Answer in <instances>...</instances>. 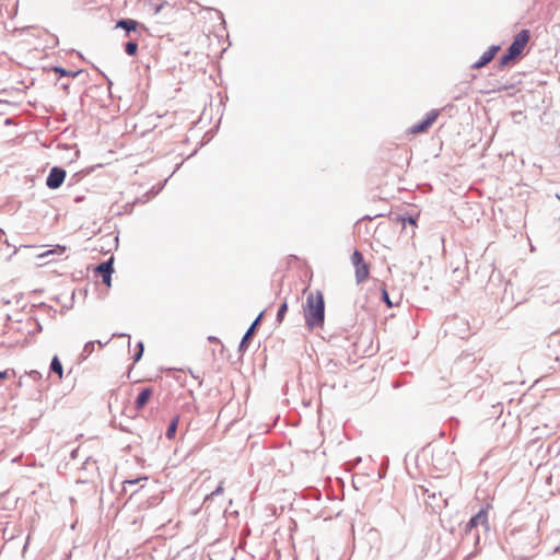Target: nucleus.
<instances>
[{
    "instance_id": "1",
    "label": "nucleus",
    "mask_w": 560,
    "mask_h": 560,
    "mask_svg": "<svg viewBox=\"0 0 560 560\" xmlns=\"http://www.w3.org/2000/svg\"><path fill=\"white\" fill-rule=\"evenodd\" d=\"M305 323L310 329L322 327L325 318V302L320 291L310 293L304 308Z\"/></svg>"
},
{
    "instance_id": "2",
    "label": "nucleus",
    "mask_w": 560,
    "mask_h": 560,
    "mask_svg": "<svg viewBox=\"0 0 560 560\" xmlns=\"http://www.w3.org/2000/svg\"><path fill=\"white\" fill-rule=\"evenodd\" d=\"M529 39L530 32L528 30L518 32L506 52L500 58L499 68L504 69L514 63L523 55Z\"/></svg>"
},
{
    "instance_id": "3",
    "label": "nucleus",
    "mask_w": 560,
    "mask_h": 560,
    "mask_svg": "<svg viewBox=\"0 0 560 560\" xmlns=\"http://www.w3.org/2000/svg\"><path fill=\"white\" fill-rule=\"evenodd\" d=\"M351 264L354 267V277L358 284L366 281L370 277L371 266L363 258L360 250L355 249L351 255Z\"/></svg>"
},
{
    "instance_id": "4",
    "label": "nucleus",
    "mask_w": 560,
    "mask_h": 560,
    "mask_svg": "<svg viewBox=\"0 0 560 560\" xmlns=\"http://www.w3.org/2000/svg\"><path fill=\"white\" fill-rule=\"evenodd\" d=\"M440 113L441 112L439 109L430 110L421 121L413 124L409 128V133L415 136L428 131L436 121Z\"/></svg>"
},
{
    "instance_id": "5",
    "label": "nucleus",
    "mask_w": 560,
    "mask_h": 560,
    "mask_svg": "<svg viewBox=\"0 0 560 560\" xmlns=\"http://www.w3.org/2000/svg\"><path fill=\"white\" fill-rule=\"evenodd\" d=\"M491 509V505L488 504L486 508L481 509L476 515H474L466 525V532H470L477 526L481 525L486 529H489V516L488 511Z\"/></svg>"
},
{
    "instance_id": "6",
    "label": "nucleus",
    "mask_w": 560,
    "mask_h": 560,
    "mask_svg": "<svg viewBox=\"0 0 560 560\" xmlns=\"http://www.w3.org/2000/svg\"><path fill=\"white\" fill-rule=\"evenodd\" d=\"M66 172L61 168L54 167L46 180V184L49 188H58L65 180Z\"/></svg>"
},
{
    "instance_id": "7",
    "label": "nucleus",
    "mask_w": 560,
    "mask_h": 560,
    "mask_svg": "<svg viewBox=\"0 0 560 560\" xmlns=\"http://www.w3.org/2000/svg\"><path fill=\"white\" fill-rule=\"evenodd\" d=\"M113 271H114V269H113V257L108 261L102 262L101 265H98L96 267V272L102 276L103 282L107 287H110V284H112V273H113Z\"/></svg>"
},
{
    "instance_id": "8",
    "label": "nucleus",
    "mask_w": 560,
    "mask_h": 560,
    "mask_svg": "<svg viewBox=\"0 0 560 560\" xmlns=\"http://www.w3.org/2000/svg\"><path fill=\"white\" fill-rule=\"evenodd\" d=\"M500 50V46L498 45H493L491 47H489L488 50H486L482 56L479 58L478 61H476L474 65H472V68L474 69H480L485 66H487L490 61L493 60V58L495 57L497 52Z\"/></svg>"
},
{
    "instance_id": "9",
    "label": "nucleus",
    "mask_w": 560,
    "mask_h": 560,
    "mask_svg": "<svg viewBox=\"0 0 560 560\" xmlns=\"http://www.w3.org/2000/svg\"><path fill=\"white\" fill-rule=\"evenodd\" d=\"M152 395H153V389L152 388H150V387L143 388L139 393V395H138V397L136 399V402H135L136 408L138 410H141L148 404V401L150 400Z\"/></svg>"
},
{
    "instance_id": "10",
    "label": "nucleus",
    "mask_w": 560,
    "mask_h": 560,
    "mask_svg": "<svg viewBox=\"0 0 560 560\" xmlns=\"http://www.w3.org/2000/svg\"><path fill=\"white\" fill-rule=\"evenodd\" d=\"M50 371L58 376V381H61L63 377V369L62 364L57 355H55L50 363Z\"/></svg>"
},
{
    "instance_id": "11",
    "label": "nucleus",
    "mask_w": 560,
    "mask_h": 560,
    "mask_svg": "<svg viewBox=\"0 0 560 560\" xmlns=\"http://www.w3.org/2000/svg\"><path fill=\"white\" fill-rule=\"evenodd\" d=\"M138 25H139V23L137 21L127 19V20L118 21L116 24V27H120V28L126 30L127 32H130V31H136Z\"/></svg>"
},
{
    "instance_id": "12",
    "label": "nucleus",
    "mask_w": 560,
    "mask_h": 560,
    "mask_svg": "<svg viewBox=\"0 0 560 560\" xmlns=\"http://www.w3.org/2000/svg\"><path fill=\"white\" fill-rule=\"evenodd\" d=\"M257 323H258V319H256V320L253 323V325L249 327V329L247 330V332H246V334H245V336L243 337V339H242V341H241V345H240L241 350H243V349H246V348H247L248 340H249L250 336L253 335L254 329H255V327H256Z\"/></svg>"
},
{
    "instance_id": "13",
    "label": "nucleus",
    "mask_w": 560,
    "mask_h": 560,
    "mask_svg": "<svg viewBox=\"0 0 560 560\" xmlns=\"http://www.w3.org/2000/svg\"><path fill=\"white\" fill-rule=\"evenodd\" d=\"M66 246L62 245H56L52 249H49L43 254L39 255V257H47L52 254L61 255L66 252Z\"/></svg>"
},
{
    "instance_id": "14",
    "label": "nucleus",
    "mask_w": 560,
    "mask_h": 560,
    "mask_svg": "<svg viewBox=\"0 0 560 560\" xmlns=\"http://www.w3.org/2000/svg\"><path fill=\"white\" fill-rule=\"evenodd\" d=\"M177 424H178V418H174L166 431L167 439L172 440L175 436Z\"/></svg>"
},
{
    "instance_id": "15",
    "label": "nucleus",
    "mask_w": 560,
    "mask_h": 560,
    "mask_svg": "<svg viewBox=\"0 0 560 560\" xmlns=\"http://www.w3.org/2000/svg\"><path fill=\"white\" fill-rule=\"evenodd\" d=\"M125 50L129 56H135L138 52V44L135 42H128L125 46Z\"/></svg>"
},
{
    "instance_id": "16",
    "label": "nucleus",
    "mask_w": 560,
    "mask_h": 560,
    "mask_svg": "<svg viewBox=\"0 0 560 560\" xmlns=\"http://www.w3.org/2000/svg\"><path fill=\"white\" fill-rule=\"evenodd\" d=\"M52 71L56 73H59L61 77L74 78L78 74V72H71V71L65 70L63 68H60V67H54Z\"/></svg>"
},
{
    "instance_id": "17",
    "label": "nucleus",
    "mask_w": 560,
    "mask_h": 560,
    "mask_svg": "<svg viewBox=\"0 0 560 560\" xmlns=\"http://www.w3.org/2000/svg\"><path fill=\"white\" fill-rule=\"evenodd\" d=\"M287 311H288V304L284 302V303L281 304V306H280V308L278 311V314H277L278 322L281 323L283 320Z\"/></svg>"
},
{
    "instance_id": "18",
    "label": "nucleus",
    "mask_w": 560,
    "mask_h": 560,
    "mask_svg": "<svg viewBox=\"0 0 560 560\" xmlns=\"http://www.w3.org/2000/svg\"><path fill=\"white\" fill-rule=\"evenodd\" d=\"M70 151L72 152L71 153V156H70V163L75 161L79 156V150L77 149V145L75 144H70Z\"/></svg>"
},
{
    "instance_id": "19",
    "label": "nucleus",
    "mask_w": 560,
    "mask_h": 560,
    "mask_svg": "<svg viewBox=\"0 0 560 560\" xmlns=\"http://www.w3.org/2000/svg\"><path fill=\"white\" fill-rule=\"evenodd\" d=\"M382 295H383V300L385 301L387 306L392 307L393 304H392V302L389 300V296H388V293H387V291L385 289L382 291Z\"/></svg>"
},
{
    "instance_id": "20",
    "label": "nucleus",
    "mask_w": 560,
    "mask_h": 560,
    "mask_svg": "<svg viewBox=\"0 0 560 560\" xmlns=\"http://www.w3.org/2000/svg\"><path fill=\"white\" fill-rule=\"evenodd\" d=\"M222 483H223V482H221V483L218 486V488H217L215 490H213V491L210 493V495H211V497L219 495V494H221V493H222V491H223V486H222Z\"/></svg>"
},
{
    "instance_id": "21",
    "label": "nucleus",
    "mask_w": 560,
    "mask_h": 560,
    "mask_svg": "<svg viewBox=\"0 0 560 560\" xmlns=\"http://www.w3.org/2000/svg\"><path fill=\"white\" fill-rule=\"evenodd\" d=\"M9 377H10V374H9L8 371L0 372V382L4 381V380H8Z\"/></svg>"
},
{
    "instance_id": "22",
    "label": "nucleus",
    "mask_w": 560,
    "mask_h": 560,
    "mask_svg": "<svg viewBox=\"0 0 560 560\" xmlns=\"http://www.w3.org/2000/svg\"><path fill=\"white\" fill-rule=\"evenodd\" d=\"M139 352L137 353L136 358H135V361H138L140 359V357L142 355V352H143V346L142 343H139Z\"/></svg>"
},
{
    "instance_id": "23",
    "label": "nucleus",
    "mask_w": 560,
    "mask_h": 560,
    "mask_svg": "<svg viewBox=\"0 0 560 560\" xmlns=\"http://www.w3.org/2000/svg\"><path fill=\"white\" fill-rule=\"evenodd\" d=\"M209 340H210L211 342H217V341H219V340H218V338H215V337H209Z\"/></svg>"
},
{
    "instance_id": "24",
    "label": "nucleus",
    "mask_w": 560,
    "mask_h": 560,
    "mask_svg": "<svg viewBox=\"0 0 560 560\" xmlns=\"http://www.w3.org/2000/svg\"><path fill=\"white\" fill-rule=\"evenodd\" d=\"M408 222H409L410 224H416V220H415V219H412V218H409V219H408Z\"/></svg>"
},
{
    "instance_id": "25",
    "label": "nucleus",
    "mask_w": 560,
    "mask_h": 560,
    "mask_svg": "<svg viewBox=\"0 0 560 560\" xmlns=\"http://www.w3.org/2000/svg\"><path fill=\"white\" fill-rule=\"evenodd\" d=\"M137 481H138V480H129V481H127V482H128V483L133 485V483H136Z\"/></svg>"
}]
</instances>
